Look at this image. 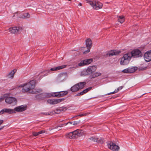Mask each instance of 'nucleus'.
Wrapping results in <instances>:
<instances>
[{
	"label": "nucleus",
	"mask_w": 151,
	"mask_h": 151,
	"mask_svg": "<svg viewBox=\"0 0 151 151\" xmlns=\"http://www.w3.org/2000/svg\"><path fill=\"white\" fill-rule=\"evenodd\" d=\"M114 96V95H113V96H112V97H112V98H115V97Z\"/></svg>",
	"instance_id": "46"
},
{
	"label": "nucleus",
	"mask_w": 151,
	"mask_h": 151,
	"mask_svg": "<svg viewBox=\"0 0 151 151\" xmlns=\"http://www.w3.org/2000/svg\"><path fill=\"white\" fill-rule=\"evenodd\" d=\"M18 86L19 87H22V91L24 93L37 94L40 93L42 91V90L40 89H34L35 83L33 81L20 85Z\"/></svg>",
	"instance_id": "1"
},
{
	"label": "nucleus",
	"mask_w": 151,
	"mask_h": 151,
	"mask_svg": "<svg viewBox=\"0 0 151 151\" xmlns=\"http://www.w3.org/2000/svg\"><path fill=\"white\" fill-rule=\"evenodd\" d=\"M30 17L29 14L27 13H25L21 15L20 17L22 18H29Z\"/></svg>",
	"instance_id": "27"
},
{
	"label": "nucleus",
	"mask_w": 151,
	"mask_h": 151,
	"mask_svg": "<svg viewBox=\"0 0 151 151\" xmlns=\"http://www.w3.org/2000/svg\"><path fill=\"white\" fill-rule=\"evenodd\" d=\"M96 68L95 66H89L87 69L83 70L81 73V76H86L89 75L90 76L96 70Z\"/></svg>",
	"instance_id": "4"
},
{
	"label": "nucleus",
	"mask_w": 151,
	"mask_h": 151,
	"mask_svg": "<svg viewBox=\"0 0 151 151\" xmlns=\"http://www.w3.org/2000/svg\"><path fill=\"white\" fill-rule=\"evenodd\" d=\"M5 126H1V127H0V130L1 129H2Z\"/></svg>",
	"instance_id": "44"
},
{
	"label": "nucleus",
	"mask_w": 151,
	"mask_h": 151,
	"mask_svg": "<svg viewBox=\"0 0 151 151\" xmlns=\"http://www.w3.org/2000/svg\"><path fill=\"white\" fill-rule=\"evenodd\" d=\"M91 99V98H89V99Z\"/></svg>",
	"instance_id": "48"
},
{
	"label": "nucleus",
	"mask_w": 151,
	"mask_h": 151,
	"mask_svg": "<svg viewBox=\"0 0 151 151\" xmlns=\"http://www.w3.org/2000/svg\"><path fill=\"white\" fill-rule=\"evenodd\" d=\"M131 54V58L132 57H137L141 53V52L138 50L136 49L132 51L130 53Z\"/></svg>",
	"instance_id": "16"
},
{
	"label": "nucleus",
	"mask_w": 151,
	"mask_h": 151,
	"mask_svg": "<svg viewBox=\"0 0 151 151\" xmlns=\"http://www.w3.org/2000/svg\"><path fill=\"white\" fill-rule=\"evenodd\" d=\"M15 72L16 71H15L14 70L11 71L8 75L9 78H13Z\"/></svg>",
	"instance_id": "23"
},
{
	"label": "nucleus",
	"mask_w": 151,
	"mask_h": 151,
	"mask_svg": "<svg viewBox=\"0 0 151 151\" xmlns=\"http://www.w3.org/2000/svg\"><path fill=\"white\" fill-rule=\"evenodd\" d=\"M78 87V85L76 84L71 87L70 90L73 92L77 91L79 89Z\"/></svg>",
	"instance_id": "19"
},
{
	"label": "nucleus",
	"mask_w": 151,
	"mask_h": 151,
	"mask_svg": "<svg viewBox=\"0 0 151 151\" xmlns=\"http://www.w3.org/2000/svg\"><path fill=\"white\" fill-rule=\"evenodd\" d=\"M45 131L44 130H41L38 132H33L32 134L34 136H36L38 135L41 134L42 133H43L45 132Z\"/></svg>",
	"instance_id": "25"
},
{
	"label": "nucleus",
	"mask_w": 151,
	"mask_h": 151,
	"mask_svg": "<svg viewBox=\"0 0 151 151\" xmlns=\"http://www.w3.org/2000/svg\"><path fill=\"white\" fill-rule=\"evenodd\" d=\"M131 58V54L128 53L124 54L121 58L120 63L121 65H125L129 63Z\"/></svg>",
	"instance_id": "5"
},
{
	"label": "nucleus",
	"mask_w": 151,
	"mask_h": 151,
	"mask_svg": "<svg viewBox=\"0 0 151 151\" xmlns=\"http://www.w3.org/2000/svg\"><path fill=\"white\" fill-rule=\"evenodd\" d=\"M51 96L57 97H60L63 96L64 95H51Z\"/></svg>",
	"instance_id": "34"
},
{
	"label": "nucleus",
	"mask_w": 151,
	"mask_h": 151,
	"mask_svg": "<svg viewBox=\"0 0 151 151\" xmlns=\"http://www.w3.org/2000/svg\"><path fill=\"white\" fill-rule=\"evenodd\" d=\"M79 5V6H81L82 5V4H81V3H79V5Z\"/></svg>",
	"instance_id": "45"
},
{
	"label": "nucleus",
	"mask_w": 151,
	"mask_h": 151,
	"mask_svg": "<svg viewBox=\"0 0 151 151\" xmlns=\"http://www.w3.org/2000/svg\"><path fill=\"white\" fill-rule=\"evenodd\" d=\"M91 87H89L88 88H86V89L84 90L83 91L81 92L80 93V94H83L84 93H86L87 92L91 90Z\"/></svg>",
	"instance_id": "28"
},
{
	"label": "nucleus",
	"mask_w": 151,
	"mask_h": 151,
	"mask_svg": "<svg viewBox=\"0 0 151 151\" xmlns=\"http://www.w3.org/2000/svg\"><path fill=\"white\" fill-rule=\"evenodd\" d=\"M5 113H8L9 114H11L12 113H15V112L14 111V110L11 109H5Z\"/></svg>",
	"instance_id": "20"
},
{
	"label": "nucleus",
	"mask_w": 151,
	"mask_h": 151,
	"mask_svg": "<svg viewBox=\"0 0 151 151\" xmlns=\"http://www.w3.org/2000/svg\"><path fill=\"white\" fill-rule=\"evenodd\" d=\"M86 84V83L85 82H80L77 84L78 85V86L79 87L78 88L79 89L83 88L84 87V85Z\"/></svg>",
	"instance_id": "22"
},
{
	"label": "nucleus",
	"mask_w": 151,
	"mask_h": 151,
	"mask_svg": "<svg viewBox=\"0 0 151 151\" xmlns=\"http://www.w3.org/2000/svg\"><path fill=\"white\" fill-rule=\"evenodd\" d=\"M41 95H36L35 97L37 99H38L39 100H40V97H41Z\"/></svg>",
	"instance_id": "37"
},
{
	"label": "nucleus",
	"mask_w": 151,
	"mask_h": 151,
	"mask_svg": "<svg viewBox=\"0 0 151 151\" xmlns=\"http://www.w3.org/2000/svg\"><path fill=\"white\" fill-rule=\"evenodd\" d=\"M144 59L147 62L151 60V50L146 52L144 55Z\"/></svg>",
	"instance_id": "13"
},
{
	"label": "nucleus",
	"mask_w": 151,
	"mask_h": 151,
	"mask_svg": "<svg viewBox=\"0 0 151 151\" xmlns=\"http://www.w3.org/2000/svg\"><path fill=\"white\" fill-rule=\"evenodd\" d=\"M122 72L125 73H129V68L126 69L122 71Z\"/></svg>",
	"instance_id": "31"
},
{
	"label": "nucleus",
	"mask_w": 151,
	"mask_h": 151,
	"mask_svg": "<svg viewBox=\"0 0 151 151\" xmlns=\"http://www.w3.org/2000/svg\"><path fill=\"white\" fill-rule=\"evenodd\" d=\"M74 68V67H70V69H72V68Z\"/></svg>",
	"instance_id": "47"
},
{
	"label": "nucleus",
	"mask_w": 151,
	"mask_h": 151,
	"mask_svg": "<svg viewBox=\"0 0 151 151\" xmlns=\"http://www.w3.org/2000/svg\"><path fill=\"white\" fill-rule=\"evenodd\" d=\"M92 42L91 39L88 38L85 40V45L86 47L88 48V50L84 51L83 54H85L89 52L90 51V49L92 46Z\"/></svg>",
	"instance_id": "6"
},
{
	"label": "nucleus",
	"mask_w": 151,
	"mask_h": 151,
	"mask_svg": "<svg viewBox=\"0 0 151 151\" xmlns=\"http://www.w3.org/2000/svg\"><path fill=\"white\" fill-rule=\"evenodd\" d=\"M146 67H144V68H139V70H146Z\"/></svg>",
	"instance_id": "36"
},
{
	"label": "nucleus",
	"mask_w": 151,
	"mask_h": 151,
	"mask_svg": "<svg viewBox=\"0 0 151 151\" xmlns=\"http://www.w3.org/2000/svg\"><path fill=\"white\" fill-rule=\"evenodd\" d=\"M107 145L109 149L114 151H118L119 148L118 146L111 142L108 143Z\"/></svg>",
	"instance_id": "7"
},
{
	"label": "nucleus",
	"mask_w": 151,
	"mask_h": 151,
	"mask_svg": "<svg viewBox=\"0 0 151 151\" xmlns=\"http://www.w3.org/2000/svg\"><path fill=\"white\" fill-rule=\"evenodd\" d=\"M73 124V122H68L66 123H64V124L65 126H66L68 124Z\"/></svg>",
	"instance_id": "38"
},
{
	"label": "nucleus",
	"mask_w": 151,
	"mask_h": 151,
	"mask_svg": "<svg viewBox=\"0 0 151 151\" xmlns=\"http://www.w3.org/2000/svg\"><path fill=\"white\" fill-rule=\"evenodd\" d=\"M90 139L94 142H97L98 143H101L99 138H93L92 137L90 138Z\"/></svg>",
	"instance_id": "26"
},
{
	"label": "nucleus",
	"mask_w": 151,
	"mask_h": 151,
	"mask_svg": "<svg viewBox=\"0 0 151 151\" xmlns=\"http://www.w3.org/2000/svg\"><path fill=\"white\" fill-rule=\"evenodd\" d=\"M77 95V96H78L79 95Z\"/></svg>",
	"instance_id": "50"
},
{
	"label": "nucleus",
	"mask_w": 151,
	"mask_h": 151,
	"mask_svg": "<svg viewBox=\"0 0 151 151\" xmlns=\"http://www.w3.org/2000/svg\"><path fill=\"white\" fill-rule=\"evenodd\" d=\"M85 48V47H82L81 48V50H84Z\"/></svg>",
	"instance_id": "42"
},
{
	"label": "nucleus",
	"mask_w": 151,
	"mask_h": 151,
	"mask_svg": "<svg viewBox=\"0 0 151 151\" xmlns=\"http://www.w3.org/2000/svg\"><path fill=\"white\" fill-rule=\"evenodd\" d=\"M64 124L58 125L57 126H56V127H54L52 129H57L58 127H62L63 126H65L64 125Z\"/></svg>",
	"instance_id": "32"
},
{
	"label": "nucleus",
	"mask_w": 151,
	"mask_h": 151,
	"mask_svg": "<svg viewBox=\"0 0 151 151\" xmlns=\"http://www.w3.org/2000/svg\"><path fill=\"white\" fill-rule=\"evenodd\" d=\"M65 99V98H63L57 99H49L47 100V102L51 104H55L64 101Z\"/></svg>",
	"instance_id": "9"
},
{
	"label": "nucleus",
	"mask_w": 151,
	"mask_h": 151,
	"mask_svg": "<svg viewBox=\"0 0 151 151\" xmlns=\"http://www.w3.org/2000/svg\"><path fill=\"white\" fill-rule=\"evenodd\" d=\"M78 124V122L77 121H75L73 122V124L74 125H75L77 124Z\"/></svg>",
	"instance_id": "40"
},
{
	"label": "nucleus",
	"mask_w": 151,
	"mask_h": 151,
	"mask_svg": "<svg viewBox=\"0 0 151 151\" xmlns=\"http://www.w3.org/2000/svg\"><path fill=\"white\" fill-rule=\"evenodd\" d=\"M68 1H71V0H68Z\"/></svg>",
	"instance_id": "49"
},
{
	"label": "nucleus",
	"mask_w": 151,
	"mask_h": 151,
	"mask_svg": "<svg viewBox=\"0 0 151 151\" xmlns=\"http://www.w3.org/2000/svg\"><path fill=\"white\" fill-rule=\"evenodd\" d=\"M68 93V92L67 91H63L54 93L55 94L58 93V94H67Z\"/></svg>",
	"instance_id": "30"
},
{
	"label": "nucleus",
	"mask_w": 151,
	"mask_h": 151,
	"mask_svg": "<svg viewBox=\"0 0 151 151\" xmlns=\"http://www.w3.org/2000/svg\"><path fill=\"white\" fill-rule=\"evenodd\" d=\"M4 122V120L2 119H0V125L2 124Z\"/></svg>",
	"instance_id": "41"
},
{
	"label": "nucleus",
	"mask_w": 151,
	"mask_h": 151,
	"mask_svg": "<svg viewBox=\"0 0 151 151\" xmlns=\"http://www.w3.org/2000/svg\"><path fill=\"white\" fill-rule=\"evenodd\" d=\"M4 113H5V109H2L0 111V115H1Z\"/></svg>",
	"instance_id": "33"
},
{
	"label": "nucleus",
	"mask_w": 151,
	"mask_h": 151,
	"mask_svg": "<svg viewBox=\"0 0 151 151\" xmlns=\"http://www.w3.org/2000/svg\"><path fill=\"white\" fill-rule=\"evenodd\" d=\"M92 61L93 59L92 58L86 59L81 61L80 63H78V65L79 66L85 65L90 64Z\"/></svg>",
	"instance_id": "10"
},
{
	"label": "nucleus",
	"mask_w": 151,
	"mask_h": 151,
	"mask_svg": "<svg viewBox=\"0 0 151 151\" xmlns=\"http://www.w3.org/2000/svg\"><path fill=\"white\" fill-rule=\"evenodd\" d=\"M129 73H132L135 72L137 69V68L136 67H132L130 68H129Z\"/></svg>",
	"instance_id": "24"
},
{
	"label": "nucleus",
	"mask_w": 151,
	"mask_h": 151,
	"mask_svg": "<svg viewBox=\"0 0 151 151\" xmlns=\"http://www.w3.org/2000/svg\"><path fill=\"white\" fill-rule=\"evenodd\" d=\"M85 114H79V115H77V116H75V117H77V116H83L84 115H85Z\"/></svg>",
	"instance_id": "39"
},
{
	"label": "nucleus",
	"mask_w": 151,
	"mask_h": 151,
	"mask_svg": "<svg viewBox=\"0 0 151 151\" xmlns=\"http://www.w3.org/2000/svg\"><path fill=\"white\" fill-rule=\"evenodd\" d=\"M68 75L67 73H62L59 74L58 76V79L61 81H63L68 77Z\"/></svg>",
	"instance_id": "12"
},
{
	"label": "nucleus",
	"mask_w": 151,
	"mask_h": 151,
	"mask_svg": "<svg viewBox=\"0 0 151 151\" xmlns=\"http://www.w3.org/2000/svg\"><path fill=\"white\" fill-rule=\"evenodd\" d=\"M67 65H63L61 66H58L56 67L50 69L51 71H56L58 70L63 69L66 67Z\"/></svg>",
	"instance_id": "15"
},
{
	"label": "nucleus",
	"mask_w": 151,
	"mask_h": 151,
	"mask_svg": "<svg viewBox=\"0 0 151 151\" xmlns=\"http://www.w3.org/2000/svg\"><path fill=\"white\" fill-rule=\"evenodd\" d=\"M9 32L12 34H16L18 33L17 27L16 26L12 27H9L8 29Z\"/></svg>",
	"instance_id": "17"
},
{
	"label": "nucleus",
	"mask_w": 151,
	"mask_h": 151,
	"mask_svg": "<svg viewBox=\"0 0 151 151\" xmlns=\"http://www.w3.org/2000/svg\"><path fill=\"white\" fill-rule=\"evenodd\" d=\"M123 86H121L119 87L116 89H115L114 91L111 92L110 94H114L116 93L117 92H118V91L119 90H121L123 88Z\"/></svg>",
	"instance_id": "29"
},
{
	"label": "nucleus",
	"mask_w": 151,
	"mask_h": 151,
	"mask_svg": "<svg viewBox=\"0 0 151 151\" xmlns=\"http://www.w3.org/2000/svg\"><path fill=\"white\" fill-rule=\"evenodd\" d=\"M101 73L99 72L93 73L90 76V78H94L96 77H98L101 75Z\"/></svg>",
	"instance_id": "21"
},
{
	"label": "nucleus",
	"mask_w": 151,
	"mask_h": 151,
	"mask_svg": "<svg viewBox=\"0 0 151 151\" xmlns=\"http://www.w3.org/2000/svg\"><path fill=\"white\" fill-rule=\"evenodd\" d=\"M17 29L18 30V32L19 30H22L23 29V28L22 27H17Z\"/></svg>",
	"instance_id": "35"
},
{
	"label": "nucleus",
	"mask_w": 151,
	"mask_h": 151,
	"mask_svg": "<svg viewBox=\"0 0 151 151\" xmlns=\"http://www.w3.org/2000/svg\"><path fill=\"white\" fill-rule=\"evenodd\" d=\"M87 1L94 9L98 10L103 7V4L97 0H87Z\"/></svg>",
	"instance_id": "3"
},
{
	"label": "nucleus",
	"mask_w": 151,
	"mask_h": 151,
	"mask_svg": "<svg viewBox=\"0 0 151 151\" xmlns=\"http://www.w3.org/2000/svg\"><path fill=\"white\" fill-rule=\"evenodd\" d=\"M83 134V131L82 130L77 129L73 132L66 133L65 136L67 138L73 139L81 136Z\"/></svg>",
	"instance_id": "2"
},
{
	"label": "nucleus",
	"mask_w": 151,
	"mask_h": 151,
	"mask_svg": "<svg viewBox=\"0 0 151 151\" xmlns=\"http://www.w3.org/2000/svg\"><path fill=\"white\" fill-rule=\"evenodd\" d=\"M117 21L121 24L123 23L125 21L124 16L123 15H120L117 16Z\"/></svg>",
	"instance_id": "18"
},
{
	"label": "nucleus",
	"mask_w": 151,
	"mask_h": 151,
	"mask_svg": "<svg viewBox=\"0 0 151 151\" xmlns=\"http://www.w3.org/2000/svg\"><path fill=\"white\" fill-rule=\"evenodd\" d=\"M121 53V51L119 50H111L108 52L106 54L107 57H110L114 55H118Z\"/></svg>",
	"instance_id": "8"
},
{
	"label": "nucleus",
	"mask_w": 151,
	"mask_h": 151,
	"mask_svg": "<svg viewBox=\"0 0 151 151\" xmlns=\"http://www.w3.org/2000/svg\"><path fill=\"white\" fill-rule=\"evenodd\" d=\"M5 101L6 103L9 104L12 103H14L16 104L17 102L16 99L15 98L12 97H6Z\"/></svg>",
	"instance_id": "14"
},
{
	"label": "nucleus",
	"mask_w": 151,
	"mask_h": 151,
	"mask_svg": "<svg viewBox=\"0 0 151 151\" xmlns=\"http://www.w3.org/2000/svg\"><path fill=\"white\" fill-rule=\"evenodd\" d=\"M4 99V97H2L0 98V101H1L2 99Z\"/></svg>",
	"instance_id": "43"
},
{
	"label": "nucleus",
	"mask_w": 151,
	"mask_h": 151,
	"mask_svg": "<svg viewBox=\"0 0 151 151\" xmlns=\"http://www.w3.org/2000/svg\"><path fill=\"white\" fill-rule=\"evenodd\" d=\"M27 106L26 105H23L15 107L14 111L17 112H22L26 110Z\"/></svg>",
	"instance_id": "11"
}]
</instances>
